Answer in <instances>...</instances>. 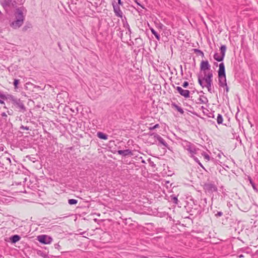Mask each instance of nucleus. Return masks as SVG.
<instances>
[{
	"instance_id": "nucleus-1",
	"label": "nucleus",
	"mask_w": 258,
	"mask_h": 258,
	"mask_svg": "<svg viewBox=\"0 0 258 258\" xmlns=\"http://www.w3.org/2000/svg\"><path fill=\"white\" fill-rule=\"evenodd\" d=\"M24 11H26L23 7L16 9L14 13L15 19L10 22V26L13 29H17L23 25L25 18Z\"/></svg>"
},
{
	"instance_id": "nucleus-2",
	"label": "nucleus",
	"mask_w": 258,
	"mask_h": 258,
	"mask_svg": "<svg viewBox=\"0 0 258 258\" xmlns=\"http://www.w3.org/2000/svg\"><path fill=\"white\" fill-rule=\"evenodd\" d=\"M213 71H210L208 73L204 74V76L199 75L198 76V82L200 86L203 88H207L209 93H212L213 87Z\"/></svg>"
},
{
	"instance_id": "nucleus-3",
	"label": "nucleus",
	"mask_w": 258,
	"mask_h": 258,
	"mask_svg": "<svg viewBox=\"0 0 258 258\" xmlns=\"http://www.w3.org/2000/svg\"><path fill=\"white\" fill-rule=\"evenodd\" d=\"M219 67V68L218 71V84L220 87H224V86H226L227 84L224 63L223 62L220 63Z\"/></svg>"
},
{
	"instance_id": "nucleus-4",
	"label": "nucleus",
	"mask_w": 258,
	"mask_h": 258,
	"mask_svg": "<svg viewBox=\"0 0 258 258\" xmlns=\"http://www.w3.org/2000/svg\"><path fill=\"white\" fill-rule=\"evenodd\" d=\"M8 98L19 112L24 113L26 111V108L23 101L20 99L17 98L12 95H9Z\"/></svg>"
},
{
	"instance_id": "nucleus-5",
	"label": "nucleus",
	"mask_w": 258,
	"mask_h": 258,
	"mask_svg": "<svg viewBox=\"0 0 258 258\" xmlns=\"http://www.w3.org/2000/svg\"><path fill=\"white\" fill-rule=\"evenodd\" d=\"M182 146L183 148L188 151L190 154V157L194 156L197 154L199 149L196 148V146L187 141H184L182 143Z\"/></svg>"
},
{
	"instance_id": "nucleus-6",
	"label": "nucleus",
	"mask_w": 258,
	"mask_h": 258,
	"mask_svg": "<svg viewBox=\"0 0 258 258\" xmlns=\"http://www.w3.org/2000/svg\"><path fill=\"white\" fill-rule=\"evenodd\" d=\"M0 4L7 12H8V8L10 7L17 8L18 5V3L16 0H0Z\"/></svg>"
},
{
	"instance_id": "nucleus-7",
	"label": "nucleus",
	"mask_w": 258,
	"mask_h": 258,
	"mask_svg": "<svg viewBox=\"0 0 258 258\" xmlns=\"http://www.w3.org/2000/svg\"><path fill=\"white\" fill-rule=\"evenodd\" d=\"M227 47L226 45H222L220 47V54L218 52H215L214 54L213 57L215 60L217 61H222L225 57Z\"/></svg>"
},
{
	"instance_id": "nucleus-8",
	"label": "nucleus",
	"mask_w": 258,
	"mask_h": 258,
	"mask_svg": "<svg viewBox=\"0 0 258 258\" xmlns=\"http://www.w3.org/2000/svg\"><path fill=\"white\" fill-rule=\"evenodd\" d=\"M204 189L206 192L209 194L216 192L218 190L217 186L214 182L205 183L204 185Z\"/></svg>"
},
{
	"instance_id": "nucleus-9",
	"label": "nucleus",
	"mask_w": 258,
	"mask_h": 258,
	"mask_svg": "<svg viewBox=\"0 0 258 258\" xmlns=\"http://www.w3.org/2000/svg\"><path fill=\"white\" fill-rule=\"evenodd\" d=\"M37 240L41 243L47 244L52 242V238L46 235H41L37 237Z\"/></svg>"
},
{
	"instance_id": "nucleus-10",
	"label": "nucleus",
	"mask_w": 258,
	"mask_h": 258,
	"mask_svg": "<svg viewBox=\"0 0 258 258\" xmlns=\"http://www.w3.org/2000/svg\"><path fill=\"white\" fill-rule=\"evenodd\" d=\"M112 5L113 8V11L115 13V15L118 17L122 18L123 16V14L120 10L119 6L117 4V3L115 1H112Z\"/></svg>"
},
{
	"instance_id": "nucleus-11",
	"label": "nucleus",
	"mask_w": 258,
	"mask_h": 258,
	"mask_svg": "<svg viewBox=\"0 0 258 258\" xmlns=\"http://www.w3.org/2000/svg\"><path fill=\"white\" fill-rule=\"evenodd\" d=\"M200 69L201 71H203L204 74L212 71L211 70V66L208 60L202 61L200 64Z\"/></svg>"
},
{
	"instance_id": "nucleus-12",
	"label": "nucleus",
	"mask_w": 258,
	"mask_h": 258,
	"mask_svg": "<svg viewBox=\"0 0 258 258\" xmlns=\"http://www.w3.org/2000/svg\"><path fill=\"white\" fill-rule=\"evenodd\" d=\"M177 92L182 96L185 98H188L189 97V91L187 90H184L181 87L177 86L175 88Z\"/></svg>"
},
{
	"instance_id": "nucleus-13",
	"label": "nucleus",
	"mask_w": 258,
	"mask_h": 258,
	"mask_svg": "<svg viewBox=\"0 0 258 258\" xmlns=\"http://www.w3.org/2000/svg\"><path fill=\"white\" fill-rule=\"evenodd\" d=\"M152 135H154V138L156 139L157 141H158L161 144H162L165 147H168L167 143L160 136H159L157 134H153Z\"/></svg>"
},
{
	"instance_id": "nucleus-14",
	"label": "nucleus",
	"mask_w": 258,
	"mask_h": 258,
	"mask_svg": "<svg viewBox=\"0 0 258 258\" xmlns=\"http://www.w3.org/2000/svg\"><path fill=\"white\" fill-rule=\"evenodd\" d=\"M117 153L119 155H122L123 156H126L128 155H132V151L129 149L124 150H118Z\"/></svg>"
},
{
	"instance_id": "nucleus-15",
	"label": "nucleus",
	"mask_w": 258,
	"mask_h": 258,
	"mask_svg": "<svg viewBox=\"0 0 258 258\" xmlns=\"http://www.w3.org/2000/svg\"><path fill=\"white\" fill-rule=\"evenodd\" d=\"M21 237L18 235H14L10 237V240L12 243H15L19 241Z\"/></svg>"
},
{
	"instance_id": "nucleus-16",
	"label": "nucleus",
	"mask_w": 258,
	"mask_h": 258,
	"mask_svg": "<svg viewBox=\"0 0 258 258\" xmlns=\"http://www.w3.org/2000/svg\"><path fill=\"white\" fill-rule=\"evenodd\" d=\"M171 106L172 107L175 108L180 113L182 114L184 113V111L183 109L181 107L177 105L175 103H172Z\"/></svg>"
},
{
	"instance_id": "nucleus-17",
	"label": "nucleus",
	"mask_w": 258,
	"mask_h": 258,
	"mask_svg": "<svg viewBox=\"0 0 258 258\" xmlns=\"http://www.w3.org/2000/svg\"><path fill=\"white\" fill-rule=\"evenodd\" d=\"M199 101L200 103L204 104H206L208 102L207 98L204 95L200 96V98H199Z\"/></svg>"
},
{
	"instance_id": "nucleus-18",
	"label": "nucleus",
	"mask_w": 258,
	"mask_h": 258,
	"mask_svg": "<svg viewBox=\"0 0 258 258\" xmlns=\"http://www.w3.org/2000/svg\"><path fill=\"white\" fill-rule=\"evenodd\" d=\"M97 137L103 140H107L108 139V136L102 132H98Z\"/></svg>"
},
{
	"instance_id": "nucleus-19",
	"label": "nucleus",
	"mask_w": 258,
	"mask_h": 258,
	"mask_svg": "<svg viewBox=\"0 0 258 258\" xmlns=\"http://www.w3.org/2000/svg\"><path fill=\"white\" fill-rule=\"evenodd\" d=\"M150 30H151V31L152 32V33L155 36L156 38L158 40H160V35L152 28H150Z\"/></svg>"
},
{
	"instance_id": "nucleus-20",
	"label": "nucleus",
	"mask_w": 258,
	"mask_h": 258,
	"mask_svg": "<svg viewBox=\"0 0 258 258\" xmlns=\"http://www.w3.org/2000/svg\"><path fill=\"white\" fill-rule=\"evenodd\" d=\"M217 123L220 124L222 123L223 122V117L221 114H218L217 117Z\"/></svg>"
},
{
	"instance_id": "nucleus-21",
	"label": "nucleus",
	"mask_w": 258,
	"mask_h": 258,
	"mask_svg": "<svg viewBox=\"0 0 258 258\" xmlns=\"http://www.w3.org/2000/svg\"><path fill=\"white\" fill-rule=\"evenodd\" d=\"M68 203L71 205H76L78 203V200L75 199H69L68 200Z\"/></svg>"
},
{
	"instance_id": "nucleus-22",
	"label": "nucleus",
	"mask_w": 258,
	"mask_h": 258,
	"mask_svg": "<svg viewBox=\"0 0 258 258\" xmlns=\"http://www.w3.org/2000/svg\"><path fill=\"white\" fill-rule=\"evenodd\" d=\"M158 127H159V124H156L154 125H152V124H150V126L149 127V130L152 131Z\"/></svg>"
},
{
	"instance_id": "nucleus-23",
	"label": "nucleus",
	"mask_w": 258,
	"mask_h": 258,
	"mask_svg": "<svg viewBox=\"0 0 258 258\" xmlns=\"http://www.w3.org/2000/svg\"><path fill=\"white\" fill-rule=\"evenodd\" d=\"M20 83V80H18V79H14V87H15V89H18V84H19Z\"/></svg>"
},
{
	"instance_id": "nucleus-24",
	"label": "nucleus",
	"mask_w": 258,
	"mask_h": 258,
	"mask_svg": "<svg viewBox=\"0 0 258 258\" xmlns=\"http://www.w3.org/2000/svg\"><path fill=\"white\" fill-rule=\"evenodd\" d=\"M194 51L195 53H197V54L202 55V56H203L204 55L203 52L200 49H194Z\"/></svg>"
},
{
	"instance_id": "nucleus-25",
	"label": "nucleus",
	"mask_w": 258,
	"mask_h": 258,
	"mask_svg": "<svg viewBox=\"0 0 258 258\" xmlns=\"http://www.w3.org/2000/svg\"><path fill=\"white\" fill-rule=\"evenodd\" d=\"M202 154L204 157L205 159H206L208 161L210 160V156L207 153L203 152Z\"/></svg>"
},
{
	"instance_id": "nucleus-26",
	"label": "nucleus",
	"mask_w": 258,
	"mask_h": 258,
	"mask_svg": "<svg viewBox=\"0 0 258 258\" xmlns=\"http://www.w3.org/2000/svg\"><path fill=\"white\" fill-rule=\"evenodd\" d=\"M123 26L124 28H125L126 29H129V28L130 27V25L128 24V23L127 22V21L123 22Z\"/></svg>"
},
{
	"instance_id": "nucleus-27",
	"label": "nucleus",
	"mask_w": 258,
	"mask_h": 258,
	"mask_svg": "<svg viewBox=\"0 0 258 258\" xmlns=\"http://www.w3.org/2000/svg\"><path fill=\"white\" fill-rule=\"evenodd\" d=\"M223 215V213L222 212H217V213L215 214V216L216 217H221Z\"/></svg>"
},
{
	"instance_id": "nucleus-28",
	"label": "nucleus",
	"mask_w": 258,
	"mask_h": 258,
	"mask_svg": "<svg viewBox=\"0 0 258 258\" xmlns=\"http://www.w3.org/2000/svg\"><path fill=\"white\" fill-rule=\"evenodd\" d=\"M191 157L197 163L200 162V160L198 159L197 157L195 156V155H194V156H191Z\"/></svg>"
},
{
	"instance_id": "nucleus-29",
	"label": "nucleus",
	"mask_w": 258,
	"mask_h": 258,
	"mask_svg": "<svg viewBox=\"0 0 258 258\" xmlns=\"http://www.w3.org/2000/svg\"><path fill=\"white\" fill-rule=\"evenodd\" d=\"M18 3V5H23L25 0H16Z\"/></svg>"
},
{
	"instance_id": "nucleus-30",
	"label": "nucleus",
	"mask_w": 258,
	"mask_h": 258,
	"mask_svg": "<svg viewBox=\"0 0 258 258\" xmlns=\"http://www.w3.org/2000/svg\"><path fill=\"white\" fill-rule=\"evenodd\" d=\"M188 86V82H187V81H185L183 84H182V87L183 88H186L187 86Z\"/></svg>"
},
{
	"instance_id": "nucleus-31",
	"label": "nucleus",
	"mask_w": 258,
	"mask_h": 258,
	"mask_svg": "<svg viewBox=\"0 0 258 258\" xmlns=\"http://www.w3.org/2000/svg\"><path fill=\"white\" fill-rule=\"evenodd\" d=\"M21 129L22 130H29V127L28 126H24V125H21L20 127Z\"/></svg>"
},
{
	"instance_id": "nucleus-32",
	"label": "nucleus",
	"mask_w": 258,
	"mask_h": 258,
	"mask_svg": "<svg viewBox=\"0 0 258 258\" xmlns=\"http://www.w3.org/2000/svg\"><path fill=\"white\" fill-rule=\"evenodd\" d=\"M224 88H225L226 92L227 93L229 92V87L227 85V84H226V86H224Z\"/></svg>"
},
{
	"instance_id": "nucleus-33",
	"label": "nucleus",
	"mask_w": 258,
	"mask_h": 258,
	"mask_svg": "<svg viewBox=\"0 0 258 258\" xmlns=\"http://www.w3.org/2000/svg\"><path fill=\"white\" fill-rule=\"evenodd\" d=\"M250 183H251V184L253 188L254 189H255L256 187H255V184H254V183L253 182V181L251 179H250Z\"/></svg>"
},
{
	"instance_id": "nucleus-34",
	"label": "nucleus",
	"mask_w": 258,
	"mask_h": 258,
	"mask_svg": "<svg viewBox=\"0 0 258 258\" xmlns=\"http://www.w3.org/2000/svg\"><path fill=\"white\" fill-rule=\"evenodd\" d=\"M117 4L119 6H120V5L122 6V5H123V3H122V2L121 1V0H117Z\"/></svg>"
},
{
	"instance_id": "nucleus-35",
	"label": "nucleus",
	"mask_w": 258,
	"mask_h": 258,
	"mask_svg": "<svg viewBox=\"0 0 258 258\" xmlns=\"http://www.w3.org/2000/svg\"><path fill=\"white\" fill-rule=\"evenodd\" d=\"M1 115L2 116H6V117L7 116V115L5 112H3Z\"/></svg>"
},
{
	"instance_id": "nucleus-36",
	"label": "nucleus",
	"mask_w": 258,
	"mask_h": 258,
	"mask_svg": "<svg viewBox=\"0 0 258 258\" xmlns=\"http://www.w3.org/2000/svg\"><path fill=\"white\" fill-rule=\"evenodd\" d=\"M198 164H199V165L201 167H202L203 169H205V168H204V167L203 166V165L202 164V163H201V162H199V163H198Z\"/></svg>"
},
{
	"instance_id": "nucleus-37",
	"label": "nucleus",
	"mask_w": 258,
	"mask_h": 258,
	"mask_svg": "<svg viewBox=\"0 0 258 258\" xmlns=\"http://www.w3.org/2000/svg\"><path fill=\"white\" fill-rule=\"evenodd\" d=\"M7 159V161H8V162H9V163H11V159H10V158H7V159Z\"/></svg>"
},
{
	"instance_id": "nucleus-38",
	"label": "nucleus",
	"mask_w": 258,
	"mask_h": 258,
	"mask_svg": "<svg viewBox=\"0 0 258 258\" xmlns=\"http://www.w3.org/2000/svg\"><path fill=\"white\" fill-rule=\"evenodd\" d=\"M173 199H174V202H175V203H177V201H178L177 198H176V197H174Z\"/></svg>"
},
{
	"instance_id": "nucleus-39",
	"label": "nucleus",
	"mask_w": 258,
	"mask_h": 258,
	"mask_svg": "<svg viewBox=\"0 0 258 258\" xmlns=\"http://www.w3.org/2000/svg\"><path fill=\"white\" fill-rule=\"evenodd\" d=\"M127 30H128V32L129 33V34H130L131 33V28L130 27L129 28V29H127Z\"/></svg>"
},
{
	"instance_id": "nucleus-40",
	"label": "nucleus",
	"mask_w": 258,
	"mask_h": 258,
	"mask_svg": "<svg viewBox=\"0 0 258 258\" xmlns=\"http://www.w3.org/2000/svg\"><path fill=\"white\" fill-rule=\"evenodd\" d=\"M0 103H1V104H4V102L3 100H1V99H0Z\"/></svg>"
},
{
	"instance_id": "nucleus-41",
	"label": "nucleus",
	"mask_w": 258,
	"mask_h": 258,
	"mask_svg": "<svg viewBox=\"0 0 258 258\" xmlns=\"http://www.w3.org/2000/svg\"><path fill=\"white\" fill-rule=\"evenodd\" d=\"M135 2H136V3L138 5L141 6V5L140 4V3L138 2L137 0H136V1H135Z\"/></svg>"
},
{
	"instance_id": "nucleus-42",
	"label": "nucleus",
	"mask_w": 258,
	"mask_h": 258,
	"mask_svg": "<svg viewBox=\"0 0 258 258\" xmlns=\"http://www.w3.org/2000/svg\"><path fill=\"white\" fill-rule=\"evenodd\" d=\"M0 150L1 151H3L4 150V147H0Z\"/></svg>"
},
{
	"instance_id": "nucleus-43",
	"label": "nucleus",
	"mask_w": 258,
	"mask_h": 258,
	"mask_svg": "<svg viewBox=\"0 0 258 258\" xmlns=\"http://www.w3.org/2000/svg\"><path fill=\"white\" fill-rule=\"evenodd\" d=\"M59 246V245L58 244H55V248H57V247H58Z\"/></svg>"
},
{
	"instance_id": "nucleus-44",
	"label": "nucleus",
	"mask_w": 258,
	"mask_h": 258,
	"mask_svg": "<svg viewBox=\"0 0 258 258\" xmlns=\"http://www.w3.org/2000/svg\"><path fill=\"white\" fill-rule=\"evenodd\" d=\"M239 257H243V255H242V254H241V255H239Z\"/></svg>"
},
{
	"instance_id": "nucleus-45",
	"label": "nucleus",
	"mask_w": 258,
	"mask_h": 258,
	"mask_svg": "<svg viewBox=\"0 0 258 258\" xmlns=\"http://www.w3.org/2000/svg\"><path fill=\"white\" fill-rule=\"evenodd\" d=\"M2 15H3L2 13L0 11V17H1Z\"/></svg>"
},
{
	"instance_id": "nucleus-46",
	"label": "nucleus",
	"mask_w": 258,
	"mask_h": 258,
	"mask_svg": "<svg viewBox=\"0 0 258 258\" xmlns=\"http://www.w3.org/2000/svg\"><path fill=\"white\" fill-rule=\"evenodd\" d=\"M180 68H181V72L182 73V66H180Z\"/></svg>"
},
{
	"instance_id": "nucleus-47",
	"label": "nucleus",
	"mask_w": 258,
	"mask_h": 258,
	"mask_svg": "<svg viewBox=\"0 0 258 258\" xmlns=\"http://www.w3.org/2000/svg\"><path fill=\"white\" fill-rule=\"evenodd\" d=\"M214 64L217 66L218 63H215Z\"/></svg>"
}]
</instances>
